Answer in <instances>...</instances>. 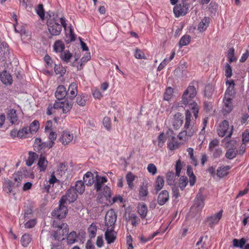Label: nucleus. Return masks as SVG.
Wrapping results in <instances>:
<instances>
[{
  "label": "nucleus",
  "instance_id": "obj_1",
  "mask_svg": "<svg viewBox=\"0 0 249 249\" xmlns=\"http://www.w3.org/2000/svg\"><path fill=\"white\" fill-rule=\"evenodd\" d=\"M196 94V90L194 86L189 85L184 92L181 102L185 105H188L189 110H186L185 122L184 125V130L179 133L178 138L179 140L186 141L189 137L193 136L196 132V129L194 126V123L191 122V112L196 119L198 117L199 107L197 103L193 101V99Z\"/></svg>",
  "mask_w": 249,
  "mask_h": 249
},
{
  "label": "nucleus",
  "instance_id": "obj_2",
  "mask_svg": "<svg viewBox=\"0 0 249 249\" xmlns=\"http://www.w3.org/2000/svg\"><path fill=\"white\" fill-rule=\"evenodd\" d=\"M53 18H52L50 17V18L48 19L47 22L48 29L52 36H58L60 34L62 31V27H63L65 29L67 27V23L66 18L63 17L60 18V21L61 25L59 24L57 22V17H54V15H53Z\"/></svg>",
  "mask_w": 249,
  "mask_h": 249
},
{
  "label": "nucleus",
  "instance_id": "obj_3",
  "mask_svg": "<svg viewBox=\"0 0 249 249\" xmlns=\"http://www.w3.org/2000/svg\"><path fill=\"white\" fill-rule=\"evenodd\" d=\"M107 181V179L106 177L97 175L94 187L97 192H102L107 200H109L111 196L110 189L107 185L104 186V184Z\"/></svg>",
  "mask_w": 249,
  "mask_h": 249
},
{
  "label": "nucleus",
  "instance_id": "obj_4",
  "mask_svg": "<svg viewBox=\"0 0 249 249\" xmlns=\"http://www.w3.org/2000/svg\"><path fill=\"white\" fill-rule=\"evenodd\" d=\"M190 4L186 0H182L178 4H177L174 8L173 11L176 17L184 16L189 11Z\"/></svg>",
  "mask_w": 249,
  "mask_h": 249
},
{
  "label": "nucleus",
  "instance_id": "obj_5",
  "mask_svg": "<svg viewBox=\"0 0 249 249\" xmlns=\"http://www.w3.org/2000/svg\"><path fill=\"white\" fill-rule=\"evenodd\" d=\"M217 134L219 137H223L226 136V137L230 138L233 132V126L230 129L229 123L227 120H224L220 124L217 130Z\"/></svg>",
  "mask_w": 249,
  "mask_h": 249
},
{
  "label": "nucleus",
  "instance_id": "obj_6",
  "mask_svg": "<svg viewBox=\"0 0 249 249\" xmlns=\"http://www.w3.org/2000/svg\"><path fill=\"white\" fill-rule=\"evenodd\" d=\"M73 106L72 102L68 100L55 101L53 104V108L55 109H61L63 113H67L71 109Z\"/></svg>",
  "mask_w": 249,
  "mask_h": 249
},
{
  "label": "nucleus",
  "instance_id": "obj_7",
  "mask_svg": "<svg viewBox=\"0 0 249 249\" xmlns=\"http://www.w3.org/2000/svg\"><path fill=\"white\" fill-rule=\"evenodd\" d=\"M65 204L60 200L59 207L52 212V215L58 219L65 218L68 213V209Z\"/></svg>",
  "mask_w": 249,
  "mask_h": 249
},
{
  "label": "nucleus",
  "instance_id": "obj_8",
  "mask_svg": "<svg viewBox=\"0 0 249 249\" xmlns=\"http://www.w3.org/2000/svg\"><path fill=\"white\" fill-rule=\"evenodd\" d=\"M77 197L76 191L74 187H71L68 190L65 195L63 196L60 200L66 204L68 202L71 203L74 202Z\"/></svg>",
  "mask_w": 249,
  "mask_h": 249
},
{
  "label": "nucleus",
  "instance_id": "obj_9",
  "mask_svg": "<svg viewBox=\"0 0 249 249\" xmlns=\"http://www.w3.org/2000/svg\"><path fill=\"white\" fill-rule=\"evenodd\" d=\"M117 219V215L112 209L108 210L105 216L106 226L107 228L113 227Z\"/></svg>",
  "mask_w": 249,
  "mask_h": 249
},
{
  "label": "nucleus",
  "instance_id": "obj_10",
  "mask_svg": "<svg viewBox=\"0 0 249 249\" xmlns=\"http://www.w3.org/2000/svg\"><path fill=\"white\" fill-rule=\"evenodd\" d=\"M223 213V210H221L218 213L208 216L206 219V222H207L210 227L213 228V226L218 224L219 220L222 217Z\"/></svg>",
  "mask_w": 249,
  "mask_h": 249
},
{
  "label": "nucleus",
  "instance_id": "obj_11",
  "mask_svg": "<svg viewBox=\"0 0 249 249\" xmlns=\"http://www.w3.org/2000/svg\"><path fill=\"white\" fill-rule=\"evenodd\" d=\"M68 231L69 228L67 224L63 223L61 227L57 228L56 231H54L53 236L55 240H60L65 233L68 232Z\"/></svg>",
  "mask_w": 249,
  "mask_h": 249
},
{
  "label": "nucleus",
  "instance_id": "obj_12",
  "mask_svg": "<svg viewBox=\"0 0 249 249\" xmlns=\"http://www.w3.org/2000/svg\"><path fill=\"white\" fill-rule=\"evenodd\" d=\"M232 100V97L227 96L224 97L223 100L224 104L223 109L224 115L229 113L232 110L233 106Z\"/></svg>",
  "mask_w": 249,
  "mask_h": 249
},
{
  "label": "nucleus",
  "instance_id": "obj_13",
  "mask_svg": "<svg viewBox=\"0 0 249 249\" xmlns=\"http://www.w3.org/2000/svg\"><path fill=\"white\" fill-rule=\"evenodd\" d=\"M183 118L180 113L178 112L174 115L172 123L175 129H178L182 125L183 122Z\"/></svg>",
  "mask_w": 249,
  "mask_h": 249
},
{
  "label": "nucleus",
  "instance_id": "obj_14",
  "mask_svg": "<svg viewBox=\"0 0 249 249\" xmlns=\"http://www.w3.org/2000/svg\"><path fill=\"white\" fill-rule=\"evenodd\" d=\"M105 239L108 244L113 243L116 238V233L114 231L113 227L107 228L105 233Z\"/></svg>",
  "mask_w": 249,
  "mask_h": 249
},
{
  "label": "nucleus",
  "instance_id": "obj_15",
  "mask_svg": "<svg viewBox=\"0 0 249 249\" xmlns=\"http://www.w3.org/2000/svg\"><path fill=\"white\" fill-rule=\"evenodd\" d=\"M226 84L228 86L224 94V96L233 97L234 93L235 83L232 79L227 80L226 81Z\"/></svg>",
  "mask_w": 249,
  "mask_h": 249
},
{
  "label": "nucleus",
  "instance_id": "obj_16",
  "mask_svg": "<svg viewBox=\"0 0 249 249\" xmlns=\"http://www.w3.org/2000/svg\"><path fill=\"white\" fill-rule=\"evenodd\" d=\"M73 139V135L69 131H63L59 139L60 141L63 145H67L70 143Z\"/></svg>",
  "mask_w": 249,
  "mask_h": 249
},
{
  "label": "nucleus",
  "instance_id": "obj_17",
  "mask_svg": "<svg viewBox=\"0 0 249 249\" xmlns=\"http://www.w3.org/2000/svg\"><path fill=\"white\" fill-rule=\"evenodd\" d=\"M177 176L172 171H169L166 174V180L167 183L170 186H175L177 184Z\"/></svg>",
  "mask_w": 249,
  "mask_h": 249
},
{
  "label": "nucleus",
  "instance_id": "obj_18",
  "mask_svg": "<svg viewBox=\"0 0 249 249\" xmlns=\"http://www.w3.org/2000/svg\"><path fill=\"white\" fill-rule=\"evenodd\" d=\"M67 91L66 88L63 86H59L57 89L55 93V96L56 99L59 100L63 99L66 96Z\"/></svg>",
  "mask_w": 249,
  "mask_h": 249
},
{
  "label": "nucleus",
  "instance_id": "obj_19",
  "mask_svg": "<svg viewBox=\"0 0 249 249\" xmlns=\"http://www.w3.org/2000/svg\"><path fill=\"white\" fill-rule=\"evenodd\" d=\"M201 190H199L195 200V204L198 209H201L204 206L205 197Z\"/></svg>",
  "mask_w": 249,
  "mask_h": 249
},
{
  "label": "nucleus",
  "instance_id": "obj_20",
  "mask_svg": "<svg viewBox=\"0 0 249 249\" xmlns=\"http://www.w3.org/2000/svg\"><path fill=\"white\" fill-rule=\"evenodd\" d=\"M169 198V196L168 192L166 190H163L161 191L158 196V203L160 205L162 206L168 201Z\"/></svg>",
  "mask_w": 249,
  "mask_h": 249
},
{
  "label": "nucleus",
  "instance_id": "obj_21",
  "mask_svg": "<svg viewBox=\"0 0 249 249\" xmlns=\"http://www.w3.org/2000/svg\"><path fill=\"white\" fill-rule=\"evenodd\" d=\"M47 144L48 143L42 142L41 139L36 138L34 144V149L37 151L43 150L45 147H47Z\"/></svg>",
  "mask_w": 249,
  "mask_h": 249
},
{
  "label": "nucleus",
  "instance_id": "obj_22",
  "mask_svg": "<svg viewBox=\"0 0 249 249\" xmlns=\"http://www.w3.org/2000/svg\"><path fill=\"white\" fill-rule=\"evenodd\" d=\"M48 162L44 156H40L38 160L37 165L40 172H44L47 167Z\"/></svg>",
  "mask_w": 249,
  "mask_h": 249
},
{
  "label": "nucleus",
  "instance_id": "obj_23",
  "mask_svg": "<svg viewBox=\"0 0 249 249\" xmlns=\"http://www.w3.org/2000/svg\"><path fill=\"white\" fill-rule=\"evenodd\" d=\"M0 78L4 84L10 85L12 83V78L11 75L6 71L0 73Z\"/></svg>",
  "mask_w": 249,
  "mask_h": 249
},
{
  "label": "nucleus",
  "instance_id": "obj_24",
  "mask_svg": "<svg viewBox=\"0 0 249 249\" xmlns=\"http://www.w3.org/2000/svg\"><path fill=\"white\" fill-rule=\"evenodd\" d=\"M89 100L88 95L86 93L79 94L76 97V103L79 106L84 107Z\"/></svg>",
  "mask_w": 249,
  "mask_h": 249
},
{
  "label": "nucleus",
  "instance_id": "obj_25",
  "mask_svg": "<svg viewBox=\"0 0 249 249\" xmlns=\"http://www.w3.org/2000/svg\"><path fill=\"white\" fill-rule=\"evenodd\" d=\"M84 182L88 186H91L94 183V175L90 172H87L83 177Z\"/></svg>",
  "mask_w": 249,
  "mask_h": 249
},
{
  "label": "nucleus",
  "instance_id": "obj_26",
  "mask_svg": "<svg viewBox=\"0 0 249 249\" xmlns=\"http://www.w3.org/2000/svg\"><path fill=\"white\" fill-rule=\"evenodd\" d=\"M68 92L70 93V98L73 99L77 95V85L76 83H71L69 87Z\"/></svg>",
  "mask_w": 249,
  "mask_h": 249
},
{
  "label": "nucleus",
  "instance_id": "obj_27",
  "mask_svg": "<svg viewBox=\"0 0 249 249\" xmlns=\"http://www.w3.org/2000/svg\"><path fill=\"white\" fill-rule=\"evenodd\" d=\"M230 169L231 167L229 165L219 167L217 170V176L220 178L226 176L229 174Z\"/></svg>",
  "mask_w": 249,
  "mask_h": 249
},
{
  "label": "nucleus",
  "instance_id": "obj_28",
  "mask_svg": "<svg viewBox=\"0 0 249 249\" xmlns=\"http://www.w3.org/2000/svg\"><path fill=\"white\" fill-rule=\"evenodd\" d=\"M209 23L210 18L204 17L199 23L198 25V30L201 32L205 31L209 26Z\"/></svg>",
  "mask_w": 249,
  "mask_h": 249
},
{
  "label": "nucleus",
  "instance_id": "obj_29",
  "mask_svg": "<svg viewBox=\"0 0 249 249\" xmlns=\"http://www.w3.org/2000/svg\"><path fill=\"white\" fill-rule=\"evenodd\" d=\"M180 143L176 140V138L173 136L168 142V147L171 150H174L179 148Z\"/></svg>",
  "mask_w": 249,
  "mask_h": 249
},
{
  "label": "nucleus",
  "instance_id": "obj_30",
  "mask_svg": "<svg viewBox=\"0 0 249 249\" xmlns=\"http://www.w3.org/2000/svg\"><path fill=\"white\" fill-rule=\"evenodd\" d=\"M164 184V180L162 176H159L157 177L155 184V190L156 191V193H157L159 191H160L162 187H163Z\"/></svg>",
  "mask_w": 249,
  "mask_h": 249
},
{
  "label": "nucleus",
  "instance_id": "obj_31",
  "mask_svg": "<svg viewBox=\"0 0 249 249\" xmlns=\"http://www.w3.org/2000/svg\"><path fill=\"white\" fill-rule=\"evenodd\" d=\"M53 50L56 53H60L63 52L65 48L64 43L61 40L56 41L53 46Z\"/></svg>",
  "mask_w": 249,
  "mask_h": 249
},
{
  "label": "nucleus",
  "instance_id": "obj_32",
  "mask_svg": "<svg viewBox=\"0 0 249 249\" xmlns=\"http://www.w3.org/2000/svg\"><path fill=\"white\" fill-rule=\"evenodd\" d=\"M8 118L12 124H15L18 121L17 111L14 109H11L8 113Z\"/></svg>",
  "mask_w": 249,
  "mask_h": 249
},
{
  "label": "nucleus",
  "instance_id": "obj_33",
  "mask_svg": "<svg viewBox=\"0 0 249 249\" xmlns=\"http://www.w3.org/2000/svg\"><path fill=\"white\" fill-rule=\"evenodd\" d=\"M28 159L25 160L26 164L28 166H31L37 157V155L34 152L30 151L28 153Z\"/></svg>",
  "mask_w": 249,
  "mask_h": 249
},
{
  "label": "nucleus",
  "instance_id": "obj_34",
  "mask_svg": "<svg viewBox=\"0 0 249 249\" xmlns=\"http://www.w3.org/2000/svg\"><path fill=\"white\" fill-rule=\"evenodd\" d=\"M16 185H15V183L12 181L8 180L4 184V189L8 194H14L13 189L15 186L16 187Z\"/></svg>",
  "mask_w": 249,
  "mask_h": 249
},
{
  "label": "nucleus",
  "instance_id": "obj_35",
  "mask_svg": "<svg viewBox=\"0 0 249 249\" xmlns=\"http://www.w3.org/2000/svg\"><path fill=\"white\" fill-rule=\"evenodd\" d=\"M75 191L80 194L84 193L85 190V183L82 180H78L75 182V185L74 188Z\"/></svg>",
  "mask_w": 249,
  "mask_h": 249
},
{
  "label": "nucleus",
  "instance_id": "obj_36",
  "mask_svg": "<svg viewBox=\"0 0 249 249\" xmlns=\"http://www.w3.org/2000/svg\"><path fill=\"white\" fill-rule=\"evenodd\" d=\"M138 212L142 218H145L147 213V207L146 204L144 203L139 204Z\"/></svg>",
  "mask_w": 249,
  "mask_h": 249
},
{
  "label": "nucleus",
  "instance_id": "obj_37",
  "mask_svg": "<svg viewBox=\"0 0 249 249\" xmlns=\"http://www.w3.org/2000/svg\"><path fill=\"white\" fill-rule=\"evenodd\" d=\"M72 55L69 50H65L60 53V57L61 60L66 63L70 61Z\"/></svg>",
  "mask_w": 249,
  "mask_h": 249
},
{
  "label": "nucleus",
  "instance_id": "obj_38",
  "mask_svg": "<svg viewBox=\"0 0 249 249\" xmlns=\"http://www.w3.org/2000/svg\"><path fill=\"white\" fill-rule=\"evenodd\" d=\"M246 240L244 238H242L240 240L237 239H233L232 240L233 246L234 247L239 248L240 249H244L243 247L245 246Z\"/></svg>",
  "mask_w": 249,
  "mask_h": 249
},
{
  "label": "nucleus",
  "instance_id": "obj_39",
  "mask_svg": "<svg viewBox=\"0 0 249 249\" xmlns=\"http://www.w3.org/2000/svg\"><path fill=\"white\" fill-rule=\"evenodd\" d=\"M136 178V176L131 172H128L126 176V179L128 187L130 189H132L133 187V181Z\"/></svg>",
  "mask_w": 249,
  "mask_h": 249
},
{
  "label": "nucleus",
  "instance_id": "obj_40",
  "mask_svg": "<svg viewBox=\"0 0 249 249\" xmlns=\"http://www.w3.org/2000/svg\"><path fill=\"white\" fill-rule=\"evenodd\" d=\"M13 178L14 181L13 182L15 183V184L17 183L16 185V187H18L20 185L22 179L23 178L22 173L20 171H18V172L14 174L13 175Z\"/></svg>",
  "mask_w": 249,
  "mask_h": 249
},
{
  "label": "nucleus",
  "instance_id": "obj_41",
  "mask_svg": "<svg viewBox=\"0 0 249 249\" xmlns=\"http://www.w3.org/2000/svg\"><path fill=\"white\" fill-rule=\"evenodd\" d=\"M39 128V123L38 121L34 120L30 125L29 131L31 134H35Z\"/></svg>",
  "mask_w": 249,
  "mask_h": 249
},
{
  "label": "nucleus",
  "instance_id": "obj_42",
  "mask_svg": "<svg viewBox=\"0 0 249 249\" xmlns=\"http://www.w3.org/2000/svg\"><path fill=\"white\" fill-rule=\"evenodd\" d=\"M159 233V232L158 231L155 232L152 235L148 237H145L142 235L139 237V239L142 243L145 244L153 239Z\"/></svg>",
  "mask_w": 249,
  "mask_h": 249
},
{
  "label": "nucleus",
  "instance_id": "obj_43",
  "mask_svg": "<svg viewBox=\"0 0 249 249\" xmlns=\"http://www.w3.org/2000/svg\"><path fill=\"white\" fill-rule=\"evenodd\" d=\"M237 154V150L235 147L229 148L225 154V156L227 159L231 160L235 158Z\"/></svg>",
  "mask_w": 249,
  "mask_h": 249
},
{
  "label": "nucleus",
  "instance_id": "obj_44",
  "mask_svg": "<svg viewBox=\"0 0 249 249\" xmlns=\"http://www.w3.org/2000/svg\"><path fill=\"white\" fill-rule=\"evenodd\" d=\"M166 138L164 132H161L158 137L157 145L159 147L161 148L164 145Z\"/></svg>",
  "mask_w": 249,
  "mask_h": 249
},
{
  "label": "nucleus",
  "instance_id": "obj_45",
  "mask_svg": "<svg viewBox=\"0 0 249 249\" xmlns=\"http://www.w3.org/2000/svg\"><path fill=\"white\" fill-rule=\"evenodd\" d=\"M77 234L75 231L71 232L67 236V242L69 244L74 243L77 241Z\"/></svg>",
  "mask_w": 249,
  "mask_h": 249
},
{
  "label": "nucleus",
  "instance_id": "obj_46",
  "mask_svg": "<svg viewBox=\"0 0 249 249\" xmlns=\"http://www.w3.org/2000/svg\"><path fill=\"white\" fill-rule=\"evenodd\" d=\"M49 132V139L50 141L48 143V144H47V146L49 149H50L53 146V144H54V141L56 138V134L55 132L53 131H50Z\"/></svg>",
  "mask_w": 249,
  "mask_h": 249
},
{
  "label": "nucleus",
  "instance_id": "obj_47",
  "mask_svg": "<svg viewBox=\"0 0 249 249\" xmlns=\"http://www.w3.org/2000/svg\"><path fill=\"white\" fill-rule=\"evenodd\" d=\"M129 220L133 226L136 227L140 222V218L135 214H131L129 216Z\"/></svg>",
  "mask_w": 249,
  "mask_h": 249
},
{
  "label": "nucleus",
  "instance_id": "obj_48",
  "mask_svg": "<svg viewBox=\"0 0 249 249\" xmlns=\"http://www.w3.org/2000/svg\"><path fill=\"white\" fill-rule=\"evenodd\" d=\"M191 41V37L189 35H184L181 37L179 41V45L181 47L189 44Z\"/></svg>",
  "mask_w": 249,
  "mask_h": 249
},
{
  "label": "nucleus",
  "instance_id": "obj_49",
  "mask_svg": "<svg viewBox=\"0 0 249 249\" xmlns=\"http://www.w3.org/2000/svg\"><path fill=\"white\" fill-rule=\"evenodd\" d=\"M31 238L29 234H24L21 239V244L24 247H27L29 244L31 242Z\"/></svg>",
  "mask_w": 249,
  "mask_h": 249
},
{
  "label": "nucleus",
  "instance_id": "obj_50",
  "mask_svg": "<svg viewBox=\"0 0 249 249\" xmlns=\"http://www.w3.org/2000/svg\"><path fill=\"white\" fill-rule=\"evenodd\" d=\"M188 183V180L186 176H181L179 179V187L183 190Z\"/></svg>",
  "mask_w": 249,
  "mask_h": 249
},
{
  "label": "nucleus",
  "instance_id": "obj_51",
  "mask_svg": "<svg viewBox=\"0 0 249 249\" xmlns=\"http://www.w3.org/2000/svg\"><path fill=\"white\" fill-rule=\"evenodd\" d=\"M20 172L22 173L23 178H34V174H33V171L30 170L23 169L22 170L20 171Z\"/></svg>",
  "mask_w": 249,
  "mask_h": 249
},
{
  "label": "nucleus",
  "instance_id": "obj_52",
  "mask_svg": "<svg viewBox=\"0 0 249 249\" xmlns=\"http://www.w3.org/2000/svg\"><path fill=\"white\" fill-rule=\"evenodd\" d=\"M29 129L28 127H24L18 130V138L20 139L25 138L29 134Z\"/></svg>",
  "mask_w": 249,
  "mask_h": 249
},
{
  "label": "nucleus",
  "instance_id": "obj_53",
  "mask_svg": "<svg viewBox=\"0 0 249 249\" xmlns=\"http://www.w3.org/2000/svg\"><path fill=\"white\" fill-rule=\"evenodd\" d=\"M148 194V187L147 185H142L139 190V196L143 197L146 196Z\"/></svg>",
  "mask_w": 249,
  "mask_h": 249
},
{
  "label": "nucleus",
  "instance_id": "obj_54",
  "mask_svg": "<svg viewBox=\"0 0 249 249\" xmlns=\"http://www.w3.org/2000/svg\"><path fill=\"white\" fill-rule=\"evenodd\" d=\"M97 231V227L95 225L92 223L88 228V232L89 236L91 238H93L95 236Z\"/></svg>",
  "mask_w": 249,
  "mask_h": 249
},
{
  "label": "nucleus",
  "instance_id": "obj_55",
  "mask_svg": "<svg viewBox=\"0 0 249 249\" xmlns=\"http://www.w3.org/2000/svg\"><path fill=\"white\" fill-rule=\"evenodd\" d=\"M183 163L181 162L180 160H178L176 161L175 165V170L176 175L178 177H179L181 171L182 169Z\"/></svg>",
  "mask_w": 249,
  "mask_h": 249
},
{
  "label": "nucleus",
  "instance_id": "obj_56",
  "mask_svg": "<svg viewBox=\"0 0 249 249\" xmlns=\"http://www.w3.org/2000/svg\"><path fill=\"white\" fill-rule=\"evenodd\" d=\"M227 57L230 63L236 60L234 57V49L233 48H230L228 50Z\"/></svg>",
  "mask_w": 249,
  "mask_h": 249
},
{
  "label": "nucleus",
  "instance_id": "obj_57",
  "mask_svg": "<svg viewBox=\"0 0 249 249\" xmlns=\"http://www.w3.org/2000/svg\"><path fill=\"white\" fill-rule=\"evenodd\" d=\"M37 14L41 19H44L45 17V12L42 4H39L36 9Z\"/></svg>",
  "mask_w": 249,
  "mask_h": 249
},
{
  "label": "nucleus",
  "instance_id": "obj_58",
  "mask_svg": "<svg viewBox=\"0 0 249 249\" xmlns=\"http://www.w3.org/2000/svg\"><path fill=\"white\" fill-rule=\"evenodd\" d=\"M173 93V89L171 87L166 89L164 95V99L169 101L172 97Z\"/></svg>",
  "mask_w": 249,
  "mask_h": 249
},
{
  "label": "nucleus",
  "instance_id": "obj_59",
  "mask_svg": "<svg viewBox=\"0 0 249 249\" xmlns=\"http://www.w3.org/2000/svg\"><path fill=\"white\" fill-rule=\"evenodd\" d=\"M148 172L152 175H155L157 173V168L153 163H149L147 167Z\"/></svg>",
  "mask_w": 249,
  "mask_h": 249
},
{
  "label": "nucleus",
  "instance_id": "obj_60",
  "mask_svg": "<svg viewBox=\"0 0 249 249\" xmlns=\"http://www.w3.org/2000/svg\"><path fill=\"white\" fill-rule=\"evenodd\" d=\"M210 151L213 153V157L214 159L220 157L222 154V150L221 148L219 147H217Z\"/></svg>",
  "mask_w": 249,
  "mask_h": 249
},
{
  "label": "nucleus",
  "instance_id": "obj_61",
  "mask_svg": "<svg viewBox=\"0 0 249 249\" xmlns=\"http://www.w3.org/2000/svg\"><path fill=\"white\" fill-rule=\"evenodd\" d=\"M225 76L227 78H230L232 76L231 67L228 63H226L224 68Z\"/></svg>",
  "mask_w": 249,
  "mask_h": 249
},
{
  "label": "nucleus",
  "instance_id": "obj_62",
  "mask_svg": "<svg viewBox=\"0 0 249 249\" xmlns=\"http://www.w3.org/2000/svg\"><path fill=\"white\" fill-rule=\"evenodd\" d=\"M219 142L217 139H214L211 141L209 145V150H213V149L216 148V147L218 146Z\"/></svg>",
  "mask_w": 249,
  "mask_h": 249
},
{
  "label": "nucleus",
  "instance_id": "obj_63",
  "mask_svg": "<svg viewBox=\"0 0 249 249\" xmlns=\"http://www.w3.org/2000/svg\"><path fill=\"white\" fill-rule=\"evenodd\" d=\"M103 124L107 130H109L111 128V121L109 117H105L103 121Z\"/></svg>",
  "mask_w": 249,
  "mask_h": 249
},
{
  "label": "nucleus",
  "instance_id": "obj_64",
  "mask_svg": "<svg viewBox=\"0 0 249 249\" xmlns=\"http://www.w3.org/2000/svg\"><path fill=\"white\" fill-rule=\"evenodd\" d=\"M36 224V219H32L28 220L25 224V227L27 229L32 228L35 227Z\"/></svg>",
  "mask_w": 249,
  "mask_h": 249
}]
</instances>
